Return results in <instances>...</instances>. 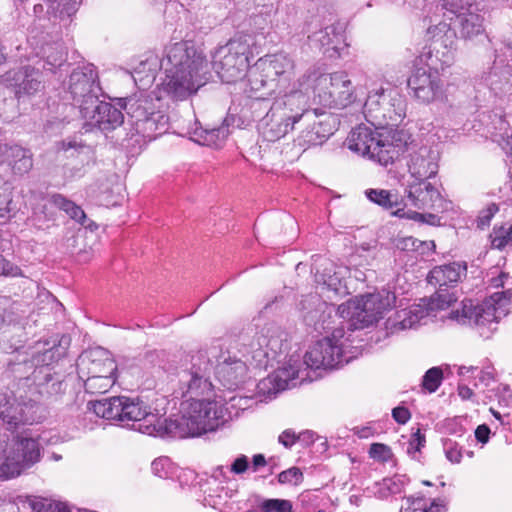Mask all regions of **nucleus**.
Returning <instances> with one entry per match:
<instances>
[{
    "instance_id": "26",
    "label": "nucleus",
    "mask_w": 512,
    "mask_h": 512,
    "mask_svg": "<svg viewBox=\"0 0 512 512\" xmlns=\"http://www.w3.org/2000/svg\"><path fill=\"white\" fill-rule=\"evenodd\" d=\"M57 356L58 348L51 347L32 357L31 362L35 366L32 379L38 386L48 384L52 380L51 365L56 361Z\"/></svg>"
},
{
    "instance_id": "21",
    "label": "nucleus",
    "mask_w": 512,
    "mask_h": 512,
    "mask_svg": "<svg viewBox=\"0 0 512 512\" xmlns=\"http://www.w3.org/2000/svg\"><path fill=\"white\" fill-rule=\"evenodd\" d=\"M77 368L80 378H84L85 375L116 378L117 365L110 353L101 347L83 352L78 358Z\"/></svg>"
},
{
    "instance_id": "38",
    "label": "nucleus",
    "mask_w": 512,
    "mask_h": 512,
    "mask_svg": "<svg viewBox=\"0 0 512 512\" xmlns=\"http://www.w3.org/2000/svg\"><path fill=\"white\" fill-rule=\"evenodd\" d=\"M296 11L294 7L286 5L278 8L274 15L273 26L277 30H286L295 22Z\"/></svg>"
},
{
    "instance_id": "42",
    "label": "nucleus",
    "mask_w": 512,
    "mask_h": 512,
    "mask_svg": "<svg viewBox=\"0 0 512 512\" xmlns=\"http://www.w3.org/2000/svg\"><path fill=\"white\" fill-rule=\"evenodd\" d=\"M396 247L402 251H414L422 249V252H424L425 248L434 249L435 244L433 241L422 242L412 236H407L398 238L396 240Z\"/></svg>"
},
{
    "instance_id": "8",
    "label": "nucleus",
    "mask_w": 512,
    "mask_h": 512,
    "mask_svg": "<svg viewBox=\"0 0 512 512\" xmlns=\"http://www.w3.org/2000/svg\"><path fill=\"white\" fill-rule=\"evenodd\" d=\"M406 142L404 132L395 131L392 134L383 135L366 125L354 128L346 140L351 151L367 156L383 166L392 163L399 156Z\"/></svg>"
},
{
    "instance_id": "37",
    "label": "nucleus",
    "mask_w": 512,
    "mask_h": 512,
    "mask_svg": "<svg viewBox=\"0 0 512 512\" xmlns=\"http://www.w3.org/2000/svg\"><path fill=\"white\" fill-rule=\"evenodd\" d=\"M365 194L371 202L379 205L385 210H390L398 206L397 196L388 190L368 189Z\"/></svg>"
},
{
    "instance_id": "63",
    "label": "nucleus",
    "mask_w": 512,
    "mask_h": 512,
    "mask_svg": "<svg viewBox=\"0 0 512 512\" xmlns=\"http://www.w3.org/2000/svg\"><path fill=\"white\" fill-rule=\"evenodd\" d=\"M33 12H34V15L38 18H43V17L48 18L47 9L45 10V7L42 3H38V4L34 5Z\"/></svg>"
},
{
    "instance_id": "1",
    "label": "nucleus",
    "mask_w": 512,
    "mask_h": 512,
    "mask_svg": "<svg viewBox=\"0 0 512 512\" xmlns=\"http://www.w3.org/2000/svg\"><path fill=\"white\" fill-rule=\"evenodd\" d=\"M211 363L203 351L185 356L176 370L178 389L182 396L190 395V401L182 404V415L176 419L162 418L152 413L139 398L115 396L90 400L88 407L98 417L116 421L143 434L158 437L186 438L214 431L225 423L230 415L227 408L210 400L196 397L212 392Z\"/></svg>"
},
{
    "instance_id": "34",
    "label": "nucleus",
    "mask_w": 512,
    "mask_h": 512,
    "mask_svg": "<svg viewBox=\"0 0 512 512\" xmlns=\"http://www.w3.org/2000/svg\"><path fill=\"white\" fill-rule=\"evenodd\" d=\"M84 388L89 394H102L107 392L115 383L116 378L112 376H84Z\"/></svg>"
},
{
    "instance_id": "52",
    "label": "nucleus",
    "mask_w": 512,
    "mask_h": 512,
    "mask_svg": "<svg viewBox=\"0 0 512 512\" xmlns=\"http://www.w3.org/2000/svg\"><path fill=\"white\" fill-rule=\"evenodd\" d=\"M67 215L75 220L76 222L80 223L81 225H84V226H87V227H90L91 228V225L90 224H86L87 222V216L85 214V212L83 211V209L78 206L77 204H73V206L70 208V210L68 211Z\"/></svg>"
},
{
    "instance_id": "2",
    "label": "nucleus",
    "mask_w": 512,
    "mask_h": 512,
    "mask_svg": "<svg viewBox=\"0 0 512 512\" xmlns=\"http://www.w3.org/2000/svg\"><path fill=\"white\" fill-rule=\"evenodd\" d=\"M42 408L34 400H17L13 395L0 392V425L15 431L21 426L32 425L42 418ZM39 442L26 435H16L8 444V437L0 434V480L19 476L22 471L40 461Z\"/></svg>"
},
{
    "instance_id": "18",
    "label": "nucleus",
    "mask_w": 512,
    "mask_h": 512,
    "mask_svg": "<svg viewBox=\"0 0 512 512\" xmlns=\"http://www.w3.org/2000/svg\"><path fill=\"white\" fill-rule=\"evenodd\" d=\"M259 66L266 70V78L271 81L277 82V86L283 88V92L290 90L293 84H290L291 79L295 75V61L292 57L285 53H276L266 55L259 59Z\"/></svg>"
},
{
    "instance_id": "19",
    "label": "nucleus",
    "mask_w": 512,
    "mask_h": 512,
    "mask_svg": "<svg viewBox=\"0 0 512 512\" xmlns=\"http://www.w3.org/2000/svg\"><path fill=\"white\" fill-rule=\"evenodd\" d=\"M408 87L423 103H430L443 96V83L435 70L417 68L408 79Z\"/></svg>"
},
{
    "instance_id": "40",
    "label": "nucleus",
    "mask_w": 512,
    "mask_h": 512,
    "mask_svg": "<svg viewBox=\"0 0 512 512\" xmlns=\"http://www.w3.org/2000/svg\"><path fill=\"white\" fill-rule=\"evenodd\" d=\"M491 245L496 249H503L508 244L512 243V224L508 227L500 226L494 227L490 234Z\"/></svg>"
},
{
    "instance_id": "11",
    "label": "nucleus",
    "mask_w": 512,
    "mask_h": 512,
    "mask_svg": "<svg viewBox=\"0 0 512 512\" xmlns=\"http://www.w3.org/2000/svg\"><path fill=\"white\" fill-rule=\"evenodd\" d=\"M120 105L125 109L129 122L137 134L152 140L166 132L168 117L155 109L151 97L143 94L135 95L120 99Z\"/></svg>"
},
{
    "instance_id": "60",
    "label": "nucleus",
    "mask_w": 512,
    "mask_h": 512,
    "mask_svg": "<svg viewBox=\"0 0 512 512\" xmlns=\"http://www.w3.org/2000/svg\"><path fill=\"white\" fill-rule=\"evenodd\" d=\"M267 460L263 454H255L252 458V470L256 472L260 467H264Z\"/></svg>"
},
{
    "instance_id": "10",
    "label": "nucleus",
    "mask_w": 512,
    "mask_h": 512,
    "mask_svg": "<svg viewBox=\"0 0 512 512\" xmlns=\"http://www.w3.org/2000/svg\"><path fill=\"white\" fill-rule=\"evenodd\" d=\"M364 116L376 130L398 126L406 115V103L395 88L380 86L369 90Z\"/></svg>"
},
{
    "instance_id": "31",
    "label": "nucleus",
    "mask_w": 512,
    "mask_h": 512,
    "mask_svg": "<svg viewBox=\"0 0 512 512\" xmlns=\"http://www.w3.org/2000/svg\"><path fill=\"white\" fill-rule=\"evenodd\" d=\"M228 135L229 129L225 125L212 129L199 127L193 131L192 139L200 145L218 148L224 143Z\"/></svg>"
},
{
    "instance_id": "45",
    "label": "nucleus",
    "mask_w": 512,
    "mask_h": 512,
    "mask_svg": "<svg viewBox=\"0 0 512 512\" xmlns=\"http://www.w3.org/2000/svg\"><path fill=\"white\" fill-rule=\"evenodd\" d=\"M442 444L446 458L451 463H460L462 459V450L459 444L449 438L443 439Z\"/></svg>"
},
{
    "instance_id": "48",
    "label": "nucleus",
    "mask_w": 512,
    "mask_h": 512,
    "mask_svg": "<svg viewBox=\"0 0 512 512\" xmlns=\"http://www.w3.org/2000/svg\"><path fill=\"white\" fill-rule=\"evenodd\" d=\"M369 454L372 458L387 461L391 457V449L382 443H373L370 446Z\"/></svg>"
},
{
    "instance_id": "54",
    "label": "nucleus",
    "mask_w": 512,
    "mask_h": 512,
    "mask_svg": "<svg viewBox=\"0 0 512 512\" xmlns=\"http://www.w3.org/2000/svg\"><path fill=\"white\" fill-rule=\"evenodd\" d=\"M424 444L425 436L421 434L420 430L418 429L414 434H412L411 439L409 440V446L407 448V451L409 453L418 452L421 450Z\"/></svg>"
},
{
    "instance_id": "58",
    "label": "nucleus",
    "mask_w": 512,
    "mask_h": 512,
    "mask_svg": "<svg viewBox=\"0 0 512 512\" xmlns=\"http://www.w3.org/2000/svg\"><path fill=\"white\" fill-rule=\"evenodd\" d=\"M297 439L298 437L295 435V432L290 429H287L279 435L278 441L284 447L290 448L293 446Z\"/></svg>"
},
{
    "instance_id": "61",
    "label": "nucleus",
    "mask_w": 512,
    "mask_h": 512,
    "mask_svg": "<svg viewBox=\"0 0 512 512\" xmlns=\"http://www.w3.org/2000/svg\"><path fill=\"white\" fill-rule=\"evenodd\" d=\"M494 380L493 371L490 368H485L481 371V374L479 376V381L484 384L485 386H488L491 381Z\"/></svg>"
},
{
    "instance_id": "59",
    "label": "nucleus",
    "mask_w": 512,
    "mask_h": 512,
    "mask_svg": "<svg viewBox=\"0 0 512 512\" xmlns=\"http://www.w3.org/2000/svg\"><path fill=\"white\" fill-rule=\"evenodd\" d=\"M490 429L487 425H479L475 430V438L481 442L486 443L489 440Z\"/></svg>"
},
{
    "instance_id": "12",
    "label": "nucleus",
    "mask_w": 512,
    "mask_h": 512,
    "mask_svg": "<svg viewBox=\"0 0 512 512\" xmlns=\"http://www.w3.org/2000/svg\"><path fill=\"white\" fill-rule=\"evenodd\" d=\"M250 43L246 36L231 39L212 56V67L226 83L242 80L249 68Z\"/></svg>"
},
{
    "instance_id": "7",
    "label": "nucleus",
    "mask_w": 512,
    "mask_h": 512,
    "mask_svg": "<svg viewBox=\"0 0 512 512\" xmlns=\"http://www.w3.org/2000/svg\"><path fill=\"white\" fill-rule=\"evenodd\" d=\"M306 95L312 90L315 102L328 108H345L356 99L355 89L345 71L324 73L318 67L308 68L295 83Z\"/></svg>"
},
{
    "instance_id": "23",
    "label": "nucleus",
    "mask_w": 512,
    "mask_h": 512,
    "mask_svg": "<svg viewBox=\"0 0 512 512\" xmlns=\"http://www.w3.org/2000/svg\"><path fill=\"white\" fill-rule=\"evenodd\" d=\"M443 7L450 14L455 15L454 24L458 28L461 38L470 40L484 33V19L480 14L473 12L470 8L464 11L461 7L459 10L457 6L449 2H444Z\"/></svg>"
},
{
    "instance_id": "4",
    "label": "nucleus",
    "mask_w": 512,
    "mask_h": 512,
    "mask_svg": "<svg viewBox=\"0 0 512 512\" xmlns=\"http://www.w3.org/2000/svg\"><path fill=\"white\" fill-rule=\"evenodd\" d=\"M345 332L336 328L330 336L318 340L305 354L303 363L292 356L286 364L262 379L257 387L260 393L269 398L279 392L296 387L299 383L310 379L305 372L308 369H333L348 363L345 356Z\"/></svg>"
},
{
    "instance_id": "28",
    "label": "nucleus",
    "mask_w": 512,
    "mask_h": 512,
    "mask_svg": "<svg viewBox=\"0 0 512 512\" xmlns=\"http://www.w3.org/2000/svg\"><path fill=\"white\" fill-rule=\"evenodd\" d=\"M428 35L432 37V39L436 43H441L440 50L442 53H449L452 58V63L454 62L455 52H456V44H457V36L456 32L451 29L450 25L446 22H439L436 25H432L427 29Z\"/></svg>"
},
{
    "instance_id": "3",
    "label": "nucleus",
    "mask_w": 512,
    "mask_h": 512,
    "mask_svg": "<svg viewBox=\"0 0 512 512\" xmlns=\"http://www.w3.org/2000/svg\"><path fill=\"white\" fill-rule=\"evenodd\" d=\"M286 334L280 327L269 324L256 332L251 340L246 336L241 337L240 345L244 350L237 347H229L223 350L220 344L213 345L208 354L216 359L214 374L217 380L228 390L238 389L247 377V363L250 358L261 363L268 358L281 353L286 346Z\"/></svg>"
},
{
    "instance_id": "43",
    "label": "nucleus",
    "mask_w": 512,
    "mask_h": 512,
    "mask_svg": "<svg viewBox=\"0 0 512 512\" xmlns=\"http://www.w3.org/2000/svg\"><path fill=\"white\" fill-rule=\"evenodd\" d=\"M32 508L36 512H71L67 504L50 499L34 501Z\"/></svg>"
},
{
    "instance_id": "50",
    "label": "nucleus",
    "mask_w": 512,
    "mask_h": 512,
    "mask_svg": "<svg viewBox=\"0 0 512 512\" xmlns=\"http://www.w3.org/2000/svg\"><path fill=\"white\" fill-rule=\"evenodd\" d=\"M249 459L246 455L240 454L230 465V472L235 475H241L249 469Z\"/></svg>"
},
{
    "instance_id": "57",
    "label": "nucleus",
    "mask_w": 512,
    "mask_h": 512,
    "mask_svg": "<svg viewBox=\"0 0 512 512\" xmlns=\"http://www.w3.org/2000/svg\"><path fill=\"white\" fill-rule=\"evenodd\" d=\"M408 217L411 219L420 221V222L428 223L430 225H436L439 223V220H440L437 217V215L431 214V213L430 214H422V213H418V212H412L411 214L408 215Z\"/></svg>"
},
{
    "instance_id": "51",
    "label": "nucleus",
    "mask_w": 512,
    "mask_h": 512,
    "mask_svg": "<svg viewBox=\"0 0 512 512\" xmlns=\"http://www.w3.org/2000/svg\"><path fill=\"white\" fill-rule=\"evenodd\" d=\"M10 306V300L6 297H0V331L12 322L11 314L7 309Z\"/></svg>"
},
{
    "instance_id": "53",
    "label": "nucleus",
    "mask_w": 512,
    "mask_h": 512,
    "mask_svg": "<svg viewBox=\"0 0 512 512\" xmlns=\"http://www.w3.org/2000/svg\"><path fill=\"white\" fill-rule=\"evenodd\" d=\"M51 203L58 209L64 211L66 214L74 204L73 201L67 199L62 194H53L51 196Z\"/></svg>"
},
{
    "instance_id": "56",
    "label": "nucleus",
    "mask_w": 512,
    "mask_h": 512,
    "mask_svg": "<svg viewBox=\"0 0 512 512\" xmlns=\"http://www.w3.org/2000/svg\"><path fill=\"white\" fill-rule=\"evenodd\" d=\"M393 419L399 424H405L411 418V414L406 407L398 406L392 410Z\"/></svg>"
},
{
    "instance_id": "41",
    "label": "nucleus",
    "mask_w": 512,
    "mask_h": 512,
    "mask_svg": "<svg viewBox=\"0 0 512 512\" xmlns=\"http://www.w3.org/2000/svg\"><path fill=\"white\" fill-rule=\"evenodd\" d=\"M443 380V371L440 367H432L428 369L423 378L421 386L429 393L435 392L441 385Z\"/></svg>"
},
{
    "instance_id": "14",
    "label": "nucleus",
    "mask_w": 512,
    "mask_h": 512,
    "mask_svg": "<svg viewBox=\"0 0 512 512\" xmlns=\"http://www.w3.org/2000/svg\"><path fill=\"white\" fill-rule=\"evenodd\" d=\"M98 74L92 64H87L73 70L65 84V90L70 99L80 109L81 114L85 108L98 102L101 88L97 82Z\"/></svg>"
},
{
    "instance_id": "24",
    "label": "nucleus",
    "mask_w": 512,
    "mask_h": 512,
    "mask_svg": "<svg viewBox=\"0 0 512 512\" xmlns=\"http://www.w3.org/2000/svg\"><path fill=\"white\" fill-rule=\"evenodd\" d=\"M0 163L14 175L23 176L33 168V154L20 145L3 143L0 144Z\"/></svg>"
},
{
    "instance_id": "29",
    "label": "nucleus",
    "mask_w": 512,
    "mask_h": 512,
    "mask_svg": "<svg viewBox=\"0 0 512 512\" xmlns=\"http://www.w3.org/2000/svg\"><path fill=\"white\" fill-rule=\"evenodd\" d=\"M441 43H436L433 39L429 46L425 47L421 52L420 62L425 64L430 70H444L452 64V58L449 53H442L440 50Z\"/></svg>"
},
{
    "instance_id": "62",
    "label": "nucleus",
    "mask_w": 512,
    "mask_h": 512,
    "mask_svg": "<svg viewBox=\"0 0 512 512\" xmlns=\"http://www.w3.org/2000/svg\"><path fill=\"white\" fill-rule=\"evenodd\" d=\"M458 395L463 400H468L472 397L473 391L465 384H459L458 386Z\"/></svg>"
},
{
    "instance_id": "17",
    "label": "nucleus",
    "mask_w": 512,
    "mask_h": 512,
    "mask_svg": "<svg viewBox=\"0 0 512 512\" xmlns=\"http://www.w3.org/2000/svg\"><path fill=\"white\" fill-rule=\"evenodd\" d=\"M406 192L410 204L418 209L445 212L452 207V203L444 199L439 189L427 180L408 183Z\"/></svg>"
},
{
    "instance_id": "64",
    "label": "nucleus",
    "mask_w": 512,
    "mask_h": 512,
    "mask_svg": "<svg viewBox=\"0 0 512 512\" xmlns=\"http://www.w3.org/2000/svg\"><path fill=\"white\" fill-rule=\"evenodd\" d=\"M61 146H62V149L64 151H68L69 149H76V148H81L82 145L77 143L76 141H62L61 143Z\"/></svg>"
},
{
    "instance_id": "30",
    "label": "nucleus",
    "mask_w": 512,
    "mask_h": 512,
    "mask_svg": "<svg viewBox=\"0 0 512 512\" xmlns=\"http://www.w3.org/2000/svg\"><path fill=\"white\" fill-rule=\"evenodd\" d=\"M48 19L62 22L70 19L77 12L81 0H45Z\"/></svg>"
},
{
    "instance_id": "49",
    "label": "nucleus",
    "mask_w": 512,
    "mask_h": 512,
    "mask_svg": "<svg viewBox=\"0 0 512 512\" xmlns=\"http://www.w3.org/2000/svg\"><path fill=\"white\" fill-rule=\"evenodd\" d=\"M170 466V460L166 457L158 458L154 460L151 464L152 472L160 477V478H166L168 477V468Z\"/></svg>"
},
{
    "instance_id": "9",
    "label": "nucleus",
    "mask_w": 512,
    "mask_h": 512,
    "mask_svg": "<svg viewBox=\"0 0 512 512\" xmlns=\"http://www.w3.org/2000/svg\"><path fill=\"white\" fill-rule=\"evenodd\" d=\"M511 297V289L507 287L505 291L493 293L481 304L474 305L472 300H463L458 308L449 313L448 318L461 325L492 330L491 326L509 313Z\"/></svg>"
},
{
    "instance_id": "47",
    "label": "nucleus",
    "mask_w": 512,
    "mask_h": 512,
    "mask_svg": "<svg viewBox=\"0 0 512 512\" xmlns=\"http://www.w3.org/2000/svg\"><path fill=\"white\" fill-rule=\"evenodd\" d=\"M0 276L21 277L24 275L17 265L6 260L4 256L0 254Z\"/></svg>"
},
{
    "instance_id": "22",
    "label": "nucleus",
    "mask_w": 512,
    "mask_h": 512,
    "mask_svg": "<svg viewBox=\"0 0 512 512\" xmlns=\"http://www.w3.org/2000/svg\"><path fill=\"white\" fill-rule=\"evenodd\" d=\"M81 115L102 131L114 130L124 122V115L120 109L99 100L95 105L85 108Z\"/></svg>"
},
{
    "instance_id": "39",
    "label": "nucleus",
    "mask_w": 512,
    "mask_h": 512,
    "mask_svg": "<svg viewBox=\"0 0 512 512\" xmlns=\"http://www.w3.org/2000/svg\"><path fill=\"white\" fill-rule=\"evenodd\" d=\"M493 125L494 131L492 132V135L494 140L499 142L503 148L506 149L509 146L510 136H512V130L509 127V123L504 117L498 116L493 121Z\"/></svg>"
},
{
    "instance_id": "25",
    "label": "nucleus",
    "mask_w": 512,
    "mask_h": 512,
    "mask_svg": "<svg viewBox=\"0 0 512 512\" xmlns=\"http://www.w3.org/2000/svg\"><path fill=\"white\" fill-rule=\"evenodd\" d=\"M465 273L466 266L457 262L434 267L429 272L427 281L434 287H438V291L431 298H437V294L439 293L443 295L448 294V292H445L446 288L453 287L460 281L461 277L465 275ZM449 295H452L455 298L453 301L455 302V295L453 293H449Z\"/></svg>"
},
{
    "instance_id": "16",
    "label": "nucleus",
    "mask_w": 512,
    "mask_h": 512,
    "mask_svg": "<svg viewBox=\"0 0 512 512\" xmlns=\"http://www.w3.org/2000/svg\"><path fill=\"white\" fill-rule=\"evenodd\" d=\"M2 82L13 88L15 96L20 99L43 89V73L39 67L25 65L4 73Z\"/></svg>"
},
{
    "instance_id": "46",
    "label": "nucleus",
    "mask_w": 512,
    "mask_h": 512,
    "mask_svg": "<svg viewBox=\"0 0 512 512\" xmlns=\"http://www.w3.org/2000/svg\"><path fill=\"white\" fill-rule=\"evenodd\" d=\"M281 484L298 485L303 481V473L298 467H291L278 475Z\"/></svg>"
},
{
    "instance_id": "20",
    "label": "nucleus",
    "mask_w": 512,
    "mask_h": 512,
    "mask_svg": "<svg viewBox=\"0 0 512 512\" xmlns=\"http://www.w3.org/2000/svg\"><path fill=\"white\" fill-rule=\"evenodd\" d=\"M439 158V151L430 146H422L411 151L406 166L413 178L412 182H423L434 177L438 173Z\"/></svg>"
},
{
    "instance_id": "35",
    "label": "nucleus",
    "mask_w": 512,
    "mask_h": 512,
    "mask_svg": "<svg viewBox=\"0 0 512 512\" xmlns=\"http://www.w3.org/2000/svg\"><path fill=\"white\" fill-rule=\"evenodd\" d=\"M156 72V58H147L145 61H141L139 65L134 69L133 79L135 83L138 81L143 86L149 85L155 79Z\"/></svg>"
},
{
    "instance_id": "44",
    "label": "nucleus",
    "mask_w": 512,
    "mask_h": 512,
    "mask_svg": "<svg viewBox=\"0 0 512 512\" xmlns=\"http://www.w3.org/2000/svg\"><path fill=\"white\" fill-rule=\"evenodd\" d=\"M262 512H292V503L285 499H264L259 503Z\"/></svg>"
},
{
    "instance_id": "55",
    "label": "nucleus",
    "mask_w": 512,
    "mask_h": 512,
    "mask_svg": "<svg viewBox=\"0 0 512 512\" xmlns=\"http://www.w3.org/2000/svg\"><path fill=\"white\" fill-rule=\"evenodd\" d=\"M65 58L62 52H58L57 55L53 56L51 54L46 55V61L42 65L44 69L52 71L54 67L61 66L64 62Z\"/></svg>"
},
{
    "instance_id": "5",
    "label": "nucleus",
    "mask_w": 512,
    "mask_h": 512,
    "mask_svg": "<svg viewBox=\"0 0 512 512\" xmlns=\"http://www.w3.org/2000/svg\"><path fill=\"white\" fill-rule=\"evenodd\" d=\"M334 117L323 108L310 109L308 95L301 89L293 87L276 99L265 116L259 121L258 130L267 141L274 142L292 131L295 125L303 121L318 136L332 134L330 121Z\"/></svg>"
},
{
    "instance_id": "33",
    "label": "nucleus",
    "mask_w": 512,
    "mask_h": 512,
    "mask_svg": "<svg viewBox=\"0 0 512 512\" xmlns=\"http://www.w3.org/2000/svg\"><path fill=\"white\" fill-rule=\"evenodd\" d=\"M245 77H247L246 91L257 93L266 87L272 89L271 83H273V81H271L270 78H266V70H263L259 66V59L252 67L248 68Z\"/></svg>"
},
{
    "instance_id": "13",
    "label": "nucleus",
    "mask_w": 512,
    "mask_h": 512,
    "mask_svg": "<svg viewBox=\"0 0 512 512\" xmlns=\"http://www.w3.org/2000/svg\"><path fill=\"white\" fill-rule=\"evenodd\" d=\"M395 300V294L389 291L367 294L342 303L337 308V314L343 319H356L366 327L377 322L384 312L391 309Z\"/></svg>"
},
{
    "instance_id": "6",
    "label": "nucleus",
    "mask_w": 512,
    "mask_h": 512,
    "mask_svg": "<svg viewBox=\"0 0 512 512\" xmlns=\"http://www.w3.org/2000/svg\"><path fill=\"white\" fill-rule=\"evenodd\" d=\"M205 67V56L194 43L180 41L165 46L160 59V69L165 75L162 90L173 100L187 99L205 84L202 77Z\"/></svg>"
},
{
    "instance_id": "32",
    "label": "nucleus",
    "mask_w": 512,
    "mask_h": 512,
    "mask_svg": "<svg viewBox=\"0 0 512 512\" xmlns=\"http://www.w3.org/2000/svg\"><path fill=\"white\" fill-rule=\"evenodd\" d=\"M498 56L495 55V60L482 72V80L491 87H499L503 83H508L512 77V67L504 65L498 61Z\"/></svg>"
},
{
    "instance_id": "15",
    "label": "nucleus",
    "mask_w": 512,
    "mask_h": 512,
    "mask_svg": "<svg viewBox=\"0 0 512 512\" xmlns=\"http://www.w3.org/2000/svg\"><path fill=\"white\" fill-rule=\"evenodd\" d=\"M455 298L452 295L437 294V298L422 299L420 303L397 312V322L394 327L400 330L415 328L426 324L429 318L435 317L437 310L448 308Z\"/></svg>"
},
{
    "instance_id": "27",
    "label": "nucleus",
    "mask_w": 512,
    "mask_h": 512,
    "mask_svg": "<svg viewBox=\"0 0 512 512\" xmlns=\"http://www.w3.org/2000/svg\"><path fill=\"white\" fill-rule=\"evenodd\" d=\"M309 38L313 45L322 50L324 54H328L329 57L339 54V44L343 40V36L333 25L314 32Z\"/></svg>"
},
{
    "instance_id": "36",
    "label": "nucleus",
    "mask_w": 512,
    "mask_h": 512,
    "mask_svg": "<svg viewBox=\"0 0 512 512\" xmlns=\"http://www.w3.org/2000/svg\"><path fill=\"white\" fill-rule=\"evenodd\" d=\"M400 512H446L445 504L443 501L434 500L429 507H427L423 498H407L406 506L402 507Z\"/></svg>"
}]
</instances>
